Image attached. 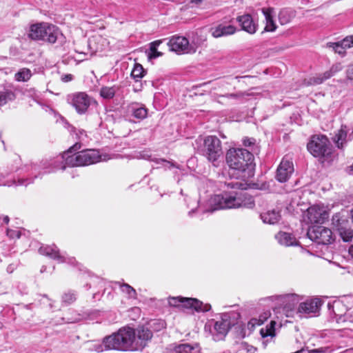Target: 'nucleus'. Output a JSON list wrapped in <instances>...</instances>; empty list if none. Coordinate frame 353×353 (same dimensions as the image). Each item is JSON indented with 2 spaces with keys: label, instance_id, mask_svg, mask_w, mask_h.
Returning <instances> with one entry per match:
<instances>
[{
  "label": "nucleus",
  "instance_id": "nucleus-1",
  "mask_svg": "<svg viewBox=\"0 0 353 353\" xmlns=\"http://www.w3.org/2000/svg\"><path fill=\"white\" fill-rule=\"evenodd\" d=\"M240 317L241 315L238 312H224L220 314V319L209 320L205 325V329L209 327L213 339L219 341L223 340L231 327L236 325V328L241 330L240 337L244 338L245 329L243 325L239 324L237 321Z\"/></svg>",
  "mask_w": 353,
  "mask_h": 353
},
{
  "label": "nucleus",
  "instance_id": "nucleus-2",
  "mask_svg": "<svg viewBox=\"0 0 353 353\" xmlns=\"http://www.w3.org/2000/svg\"><path fill=\"white\" fill-rule=\"evenodd\" d=\"M81 148L80 143H75L62 154L65 165L61 167L65 170V166L79 167L86 166L96 163L100 161L101 156L97 150H85L77 152Z\"/></svg>",
  "mask_w": 353,
  "mask_h": 353
},
{
  "label": "nucleus",
  "instance_id": "nucleus-3",
  "mask_svg": "<svg viewBox=\"0 0 353 353\" xmlns=\"http://www.w3.org/2000/svg\"><path fill=\"white\" fill-rule=\"evenodd\" d=\"M226 163L231 169L250 176L254 168V155L243 148H230L226 154Z\"/></svg>",
  "mask_w": 353,
  "mask_h": 353
},
{
  "label": "nucleus",
  "instance_id": "nucleus-4",
  "mask_svg": "<svg viewBox=\"0 0 353 353\" xmlns=\"http://www.w3.org/2000/svg\"><path fill=\"white\" fill-rule=\"evenodd\" d=\"M28 37L32 40H41L50 43L59 42L62 44L65 41V37L58 27L44 22L31 25Z\"/></svg>",
  "mask_w": 353,
  "mask_h": 353
},
{
  "label": "nucleus",
  "instance_id": "nucleus-5",
  "mask_svg": "<svg viewBox=\"0 0 353 353\" xmlns=\"http://www.w3.org/2000/svg\"><path fill=\"white\" fill-rule=\"evenodd\" d=\"M132 327H122L116 332L105 336L103 344L105 350L134 352L132 342Z\"/></svg>",
  "mask_w": 353,
  "mask_h": 353
},
{
  "label": "nucleus",
  "instance_id": "nucleus-6",
  "mask_svg": "<svg viewBox=\"0 0 353 353\" xmlns=\"http://www.w3.org/2000/svg\"><path fill=\"white\" fill-rule=\"evenodd\" d=\"M212 203L214 207L208 210V212H213L216 210L240 207L252 208L255 205L254 201L250 195L245 194L243 196H236V195L230 194L226 192L214 195L212 199Z\"/></svg>",
  "mask_w": 353,
  "mask_h": 353
},
{
  "label": "nucleus",
  "instance_id": "nucleus-7",
  "mask_svg": "<svg viewBox=\"0 0 353 353\" xmlns=\"http://www.w3.org/2000/svg\"><path fill=\"white\" fill-rule=\"evenodd\" d=\"M198 153L210 162H216L223 155L221 140L216 136L206 137L203 144L198 148Z\"/></svg>",
  "mask_w": 353,
  "mask_h": 353
},
{
  "label": "nucleus",
  "instance_id": "nucleus-8",
  "mask_svg": "<svg viewBox=\"0 0 353 353\" xmlns=\"http://www.w3.org/2000/svg\"><path fill=\"white\" fill-rule=\"evenodd\" d=\"M307 150L316 158H328L332 155V145L328 138L323 134L312 136L307 145Z\"/></svg>",
  "mask_w": 353,
  "mask_h": 353
},
{
  "label": "nucleus",
  "instance_id": "nucleus-9",
  "mask_svg": "<svg viewBox=\"0 0 353 353\" xmlns=\"http://www.w3.org/2000/svg\"><path fill=\"white\" fill-rule=\"evenodd\" d=\"M132 335L134 352L143 351L153 337L152 332L145 325H139L136 328H132Z\"/></svg>",
  "mask_w": 353,
  "mask_h": 353
},
{
  "label": "nucleus",
  "instance_id": "nucleus-10",
  "mask_svg": "<svg viewBox=\"0 0 353 353\" xmlns=\"http://www.w3.org/2000/svg\"><path fill=\"white\" fill-rule=\"evenodd\" d=\"M307 235L310 239L319 244L328 245L334 240L332 230L322 225L310 227Z\"/></svg>",
  "mask_w": 353,
  "mask_h": 353
},
{
  "label": "nucleus",
  "instance_id": "nucleus-11",
  "mask_svg": "<svg viewBox=\"0 0 353 353\" xmlns=\"http://www.w3.org/2000/svg\"><path fill=\"white\" fill-rule=\"evenodd\" d=\"M68 103L70 104L79 114H85L94 101L85 92H80L68 96Z\"/></svg>",
  "mask_w": 353,
  "mask_h": 353
},
{
  "label": "nucleus",
  "instance_id": "nucleus-12",
  "mask_svg": "<svg viewBox=\"0 0 353 353\" xmlns=\"http://www.w3.org/2000/svg\"><path fill=\"white\" fill-rule=\"evenodd\" d=\"M171 51L177 54L194 53L196 48L190 44L189 41L184 37L174 35L168 43Z\"/></svg>",
  "mask_w": 353,
  "mask_h": 353
},
{
  "label": "nucleus",
  "instance_id": "nucleus-13",
  "mask_svg": "<svg viewBox=\"0 0 353 353\" xmlns=\"http://www.w3.org/2000/svg\"><path fill=\"white\" fill-rule=\"evenodd\" d=\"M59 169L56 161L43 160L39 164L34 163L30 165L32 174H34V178L41 176L42 174L53 172Z\"/></svg>",
  "mask_w": 353,
  "mask_h": 353
},
{
  "label": "nucleus",
  "instance_id": "nucleus-14",
  "mask_svg": "<svg viewBox=\"0 0 353 353\" xmlns=\"http://www.w3.org/2000/svg\"><path fill=\"white\" fill-rule=\"evenodd\" d=\"M307 212V219L311 223H323L329 217L326 210L316 205L310 207Z\"/></svg>",
  "mask_w": 353,
  "mask_h": 353
},
{
  "label": "nucleus",
  "instance_id": "nucleus-15",
  "mask_svg": "<svg viewBox=\"0 0 353 353\" xmlns=\"http://www.w3.org/2000/svg\"><path fill=\"white\" fill-rule=\"evenodd\" d=\"M293 171V163L290 161L282 160L276 170L275 178L281 183L286 182Z\"/></svg>",
  "mask_w": 353,
  "mask_h": 353
},
{
  "label": "nucleus",
  "instance_id": "nucleus-16",
  "mask_svg": "<svg viewBox=\"0 0 353 353\" xmlns=\"http://www.w3.org/2000/svg\"><path fill=\"white\" fill-rule=\"evenodd\" d=\"M199 344L194 343H171L168 345L166 350L168 353H193L194 351L198 350Z\"/></svg>",
  "mask_w": 353,
  "mask_h": 353
},
{
  "label": "nucleus",
  "instance_id": "nucleus-17",
  "mask_svg": "<svg viewBox=\"0 0 353 353\" xmlns=\"http://www.w3.org/2000/svg\"><path fill=\"white\" fill-rule=\"evenodd\" d=\"M241 29L249 34H254L256 32L258 25L254 21L250 14L239 16L236 18Z\"/></svg>",
  "mask_w": 353,
  "mask_h": 353
},
{
  "label": "nucleus",
  "instance_id": "nucleus-18",
  "mask_svg": "<svg viewBox=\"0 0 353 353\" xmlns=\"http://www.w3.org/2000/svg\"><path fill=\"white\" fill-rule=\"evenodd\" d=\"M39 252L52 259L57 260L61 263L65 261V257L59 253V250L55 244L52 245H41L39 249Z\"/></svg>",
  "mask_w": 353,
  "mask_h": 353
},
{
  "label": "nucleus",
  "instance_id": "nucleus-19",
  "mask_svg": "<svg viewBox=\"0 0 353 353\" xmlns=\"http://www.w3.org/2000/svg\"><path fill=\"white\" fill-rule=\"evenodd\" d=\"M321 305V301L319 299H312L301 303L299 305L298 311L304 314H316Z\"/></svg>",
  "mask_w": 353,
  "mask_h": 353
},
{
  "label": "nucleus",
  "instance_id": "nucleus-20",
  "mask_svg": "<svg viewBox=\"0 0 353 353\" xmlns=\"http://www.w3.org/2000/svg\"><path fill=\"white\" fill-rule=\"evenodd\" d=\"M184 307L194 309L198 312H205L210 310L211 305L208 303L204 304L196 299L188 298L184 299Z\"/></svg>",
  "mask_w": 353,
  "mask_h": 353
},
{
  "label": "nucleus",
  "instance_id": "nucleus-21",
  "mask_svg": "<svg viewBox=\"0 0 353 353\" xmlns=\"http://www.w3.org/2000/svg\"><path fill=\"white\" fill-rule=\"evenodd\" d=\"M278 298L281 302V305L285 311L293 310L299 302V296L294 294L279 296Z\"/></svg>",
  "mask_w": 353,
  "mask_h": 353
},
{
  "label": "nucleus",
  "instance_id": "nucleus-22",
  "mask_svg": "<svg viewBox=\"0 0 353 353\" xmlns=\"http://www.w3.org/2000/svg\"><path fill=\"white\" fill-rule=\"evenodd\" d=\"M236 30V28L234 26L219 24L212 28V35L214 38L226 37L234 34Z\"/></svg>",
  "mask_w": 353,
  "mask_h": 353
},
{
  "label": "nucleus",
  "instance_id": "nucleus-23",
  "mask_svg": "<svg viewBox=\"0 0 353 353\" xmlns=\"http://www.w3.org/2000/svg\"><path fill=\"white\" fill-rule=\"evenodd\" d=\"M128 113L139 120H143L147 117L148 109L139 103H131L128 106Z\"/></svg>",
  "mask_w": 353,
  "mask_h": 353
},
{
  "label": "nucleus",
  "instance_id": "nucleus-24",
  "mask_svg": "<svg viewBox=\"0 0 353 353\" xmlns=\"http://www.w3.org/2000/svg\"><path fill=\"white\" fill-rule=\"evenodd\" d=\"M334 143L339 149H343L348 140L347 126L342 125L332 138Z\"/></svg>",
  "mask_w": 353,
  "mask_h": 353
},
{
  "label": "nucleus",
  "instance_id": "nucleus-25",
  "mask_svg": "<svg viewBox=\"0 0 353 353\" xmlns=\"http://www.w3.org/2000/svg\"><path fill=\"white\" fill-rule=\"evenodd\" d=\"M262 12L265 16L266 25L264 28V31L266 32H274L276 29V25L273 19L274 10L272 8H262Z\"/></svg>",
  "mask_w": 353,
  "mask_h": 353
},
{
  "label": "nucleus",
  "instance_id": "nucleus-26",
  "mask_svg": "<svg viewBox=\"0 0 353 353\" xmlns=\"http://www.w3.org/2000/svg\"><path fill=\"white\" fill-rule=\"evenodd\" d=\"M275 238L278 242L285 246H294L298 245V241L294 236L285 232H279L276 234Z\"/></svg>",
  "mask_w": 353,
  "mask_h": 353
},
{
  "label": "nucleus",
  "instance_id": "nucleus-27",
  "mask_svg": "<svg viewBox=\"0 0 353 353\" xmlns=\"http://www.w3.org/2000/svg\"><path fill=\"white\" fill-rule=\"evenodd\" d=\"M15 90L12 86L3 88L0 90V106H3L6 103L13 101L16 99Z\"/></svg>",
  "mask_w": 353,
  "mask_h": 353
},
{
  "label": "nucleus",
  "instance_id": "nucleus-28",
  "mask_svg": "<svg viewBox=\"0 0 353 353\" xmlns=\"http://www.w3.org/2000/svg\"><path fill=\"white\" fill-rule=\"evenodd\" d=\"M260 216L263 223L272 225L278 223L281 217L279 211L275 210L261 213Z\"/></svg>",
  "mask_w": 353,
  "mask_h": 353
},
{
  "label": "nucleus",
  "instance_id": "nucleus-29",
  "mask_svg": "<svg viewBox=\"0 0 353 353\" xmlns=\"http://www.w3.org/2000/svg\"><path fill=\"white\" fill-rule=\"evenodd\" d=\"M119 90V87L117 85H113L111 87L103 86L100 89V96L105 99H112L115 94Z\"/></svg>",
  "mask_w": 353,
  "mask_h": 353
},
{
  "label": "nucleus",
  "instance_id": "nucleus-30",
  "mask_svg": "<svg viewBox=\"0 0 353 353\" xmlns=\"http://www.w3.org/2000/svg\"><path fill=\"white\" fill-rule=\"evenodd\" d=\"M251 94L246 92H237L236 93H226L219 95V99H232L235 101H243L245 97L250 96Z\"/></svg>",
  "mask_w": 353,
  "mask_h": 353
},
{
  "label": "nucleus",
  "instance_id": "nucleus-31",
  "mask_svg": "<svg viewBox=\"0 0 353 353\" xmlns=\"http://www.w3.org/2000/svg\"><path fill=\"white\" fill-rule=\"evenodd\" d=\"M332 225L337 231L339 230L340 228L347 226L348 221L346 218L342 216L340 213H336L332 216Z\"/></svg>",
  "mask_w": 353,
  "mask_h": 353
},
{
  "label": "nucleus",
  "instance_id": "nucleus-32",
  "mask_svg": "<svg viewBox=\"0 0 353 353\" xmlns=\"http://www.w3.org/2000/svg\"><path fill=\"white\" fill-rule=\"evenodd\" d=\"M145 70L143 66L139 63H135L131 72V77L134 79L135 83H137L140 79L144 77Z\"/></svg>",
  "mask_w": 353,
  "mask_h": 353
},
{
  "label": "nucleus",
  "instance_id": "nucleus-33",
  "mask_svg": "<svg viewBox=\"0 0 353 353\" xmlns=\"http://www.w3.org/2000/svg\"><path fill=\"white\" fill-rule=\"evenodd\" d=\"M77 292L69 290L65 292L61 296V301L65 305H69L74 303L77 299Z\"/></svg>",
  "mask_w": 353,
  "mask_h": 353
},
{
  "label": "nucleus",
  "instance_id": "nucleus-34",
  "mask_svg": "<svg viewBox=\"0 0 353 353\" xmlns=\"http://www.w3.org/2000/svg\"><path fill=\"white\" fill-rule=\"evenodd\" d=\"M32 77L31 70L28 68H22L19 70L14 75L15 80L17 81H27Z\"/></svg>",
  "mask_w": 353,
  "mask_h": 353
},
{
  "label": "nucleus",
  "instance_id": "nucleus-35",
  "mask_svg": "<svg viewBox=\"0 0 353 353\" xmlns=\"http://www.w3.org/2000/svg\"><path fill=\"white\" fill-rule=\"evenodd\" d=\"M338 232L344 242H350L353 238V230L347 226L340 228Z\"/></svg>",
  "mask_w": 353,
  "mask_h": 353
},
{
  "label": "nucleus",
  "instance_id": "nucleus-36",
  "mask_svg": "<svg viewBox=\"0 0 353 353\" xmlns=\"http://www.w3.org/2000/svg\"><path fill=\"white\" fill-rule=\"evenodd\" d=\"M327 47L332 48L336 53L344 57L346 54V48L338 42H329L327 43Z\"/></svg>",
  "mask_w": 353,
  "mask_h": 353
},
{
  "label": "nucleus",
  "instance_id": "nucleus-37",
  "mask_svg": "<svg viewBox=\"0 0 353 353\" xmlns=\"http://www.w3.org/2000/svg\"><path fill=\"white\" fill-rule=\"evenodd\" d=\"M117 284L119 285L121 291L125 294H127L129 298L135 299L137 297V292L136 290L130 286L128 283H121L120 282H117Z\"/></svg>",
  "mask_w": 353,
  "mask_h": 353
},
{
  "label": "nucleus",
  "instance_id": "nucleus-38",
  "mask_svg": "<svg viewBox=\"0 0 353 353\" xmlns=\"http://www.w3.org/2000/svg\"><path fill=\"white\" fill-rule=\"evenodd\" d=\"M276 325V322L272 321L269 325H267L265 329H261L260 334L263 338L267 336H274L275 335V328L274 326Z\"/></svg>",
  "mask_w": 353,
  "mask_h": 353
},
{
  "label": "nucleus",
  "instance_id": "nucleus-39",
  "mask_svg": "<svg viewBox=\"0 0 353 353\" xmlns=\"http://www.w3.org/2000/svg\"><path fill=\"white\" fill-rule=\"evenodd\" d=\"M292 16L288 10H282L279 14V20L281 24L284 25L291 21Z\"/></svg>",
  "mask_w": 353,
  "mask_h": 353
},
{
  "label": "nucleus",
  "instance_id": "nucleus-40",
  "mask_svg": "<svg viewBox=\"0 0 353 353\" xmlns=\"http://www.w3.org/2000/svg\"><path fill=\"white\" fill-rule=\"evenodd\" d=\"M256 349L252 345L245 342L241 343L238 349V353H254Z\"/></svg>",
  "mask_w": 353,
  "mask_h": 353
},
{
  "label": "nucleus",
  "instance_id": "nucleus-41",
  "mask_svg": "<svg viewBox=\"0 0 353 353\" xmlns=\"http://www.w3.org/2000/svg\"><path fill=\"white\" fill-rule=\"evenodd\" d=\"M329 352L328 347H319L316 349L313 350H309V348L307 347H303L301 350L296 351V353H327Z\"/></svg>",
  "mask_w": 353,
  "mask_h": 353
},
{
  "label": "nucleus",
  "instance_id": "nucleus-42",
  "mask_svg": "<svg viewBox=\"0 0 353 353\" xmlns=\"http://www.w3.org/2000/svg\"><path fill=\"white\" fill-rule=\"evenodd\" d=\"M184 299L179 297H170L168 300L169 305L172 307H179L181 304L184 307Z\"/></svg>",
  "mask_w": 353,
  "mask_h": 353
},
{
  "label": "nucleus",
  "instance_id": "nucleus-43",
  "mask_svg": "<svg viewBox=\"0 0 353 353\" xmlns=\"http://www.w3.org/2000/svg\"><path fill=\"white\" fill-rule=\"evenodd\" d=\"M339 42L346 49L350 48L353 46V36H347L341 41H339Z\"/></svg>",
  "mask_w": 353,
  "mask_h": 353
},
{
  "label": "nucleus",
  "instance_id": "nucleus-44",
  "mask_svg": "<svg viewBox=\"0 0 353 353\" xmlns=\"http://www.w3.org/2000/svg\"><path fill=\"white\" fill-rule=\"evenodd\" d=\"M163 55V53L161 52H159L157 50V48H155L154 47L150 48V52L148 53V59H154L159 57H161Z\"/></svg>",
  "mask_w": 353,
  "mask_h": 353
},
{
  "label": "nucleus",
  "instance_id": "nucleus-45",
  "mask_svg": "<svg viewBox=\"0 0 353 353\" xmlns=\"http://www.w3.org/2000/svg\"><path fill=\"white\" fill-rule=\"evenodd\" d=\"M156 163L157 165H162L163 167H165V168H171L172 167H176L175 164L172 162H170L168 161H166L163 159H156ZM176 168H178V166H176Z\"/></svg>",
  "mask_w": 353,
  "mask_h": 353
},
{
  "label": "nucleus",
  "instance_id": "nucleus-46",
  "mask_svg": "<svg viewBox=\"0 0 353 353\" xmlns=\"http://www.w3.org/2000/svg\"><path fill=\"white\" fill-rule=\"evenodd\" d=\"M33 182V179L30 178H22L19 179L17 183L14 180L12 182V184H16L17 185H27Z\"/></svg>",
  "mask_w": 353,
  "mask_h": 353
},
{
  "label": "nucleus",
  "instance_id": "nucleus-47",
  "mask_svg": "<svg viewBox=\"0 0 353 353\" xmlns=\"http://www.w3.org/2000/svg\"><path fill=\"white\" fill-rule=\"evenodd\" d=\"M6 234L10 239H14V238L19 239L21 236V232L17 230L7 229Z\"/></svg>",
  "mask_w": 353,
  "mask_h": 353
},
{
  "label": "nucleus",
  "instance_id": "nucleus-48",
  "mask_svg": "<svg viewBox=\"0 0 353 353\" xmlns=\"http://www.w3.org/2000/svg\"><path fill=\"white\" fill-rule=\"evenodd\" d=\"M323 81H324V80L320 74L317 77H312V78L310 79L309 84L310 85H319V84L322 83Z\"/></svg>",
  "mask_w": 353,
  "mask_h": 353
},
{
  "label": "nucleus",
  "instance_id": "nucleus-49",
  "mask_svg": "<svg viewBox=\"0 0 353 353\" xmlns=\"http://www.w3.org/2000/svg\"><path fill=\"white\" fill-rule=\"evenodd\" d=\"M255 139L253 138H246L243 139V145L245 147H250L255 144Z\"/></svg>",
  "mask_w": 353,
  "mask_h": 353
},
{
  "label": "nucleus",
  "instance_id": "nucleus-50",
  "mask_svg": "<svg viewBox=\"0 0 353 353\" xmlns=\"http://www.w3.org/2000/svg\"><path fill=\"white\" fill-rule=\"evenodd\" d=\"M154 325H157L156 331H159L162 329L165 328L166 323L163 321H158L157 322L154 323Z\"/></svg>",
  "mask_w": 353,
  "mask_h": 353
},
{
  "label": "nucleus",
  "instance_id": "nucleus-51",
  "mask_svg": "<svg viewBox=\"0 0 353 353\" xmlns=\"http://www.w3.org/2000/svg\"><path fill=\"white\" fill-rule=\"evenodd\" d=\"M330 70L334 75L335 73L342 70V66L340 63L334 64Z\"/></svg>",
  "mask_w": 353,
  "mask_h": 353
},
{
  "label": "nucleus",
  "instance_id": "nucleus-52",
  "mask_svg": "<svg viewBox=\"0 0 353 353\" xmlns=\"http://www.w3.org/2000/svg\"><path fill=\"white\" fill-rule=\"evenodd\" d=\"M346 74L348 79L353 80V65L348 66Z\"/></svg>",
  "mask_w": 353,
  "mask_h": 353
},
{
  "label": "nucleus",
  "instance_id": "nucleus-53",
  "mask_svg": "<svg viewBox=\"0 0 353 353\" xmlns=\"http://www.w3.org/2000/svg\"><path fill=\"white\" fill-rule=\"evenodd\" d=\"M18 264L17 263H12L8 265L6 268V271L8 273L11 274L12 273L14 270L17 268Z\"/></svg>",
  "mask_w": 353,
  "mask_h": 353
},
{
  "label": "nucleus",
  "instance_id": "nucleus-54",
  "mask_svg": "<svg viewBox=\"0 0 353 353\" xmlns=\"http://www.w3.org/2000/svg\"><path fill=\"white\" fill-rule=\"evenodd\" d=\"M322 78L324 81L331 78L333 76V74L332 73L331 70H329L327 71H325L324 73L321 74Z\"/></svg>",
  "mask_w": 353,
  "mask_h": 353
},
{
  "label": "nucleus",
  "instance_id": "nucleus-55",
  "mask_svg": "<svg viewBox=\"0 0 353 353\" xmlns=\"http://www.w3.org/2000/svg\"><path fill=\"white\" fill-rule=\"evenodd\" d=\"M73 79V75L70 74H64L61 77V80L63 82H69Z\"/></svg>",
  "mask_w": 353,
  "mask_h": 353
},
{
  "label": "nucleus",
  "instance_id": "nucleus-56",
  "mask_svg": "<svg viewBox=\"0 0 353 353\" xmlns=\"http://www.w3.org/2000/svg\"><path fill=\"white\" fill-rule=\"evenodd\" d=\"M133 90L134 92H139L142 90V83L140 82V81L136 83V85H133Z\"/></svg>",
  "mask_w": 353,
  "mask_h": 353
},
{
  "label": "nucleus",
  "instance_id": "nucleus-57",
  "mask_svg": "<svg viewBox=\"0 0 353 353\" xmlns=\"http://www.w3.org/2000/svg\"><path fill=\"white\" fill-rule=\"evenodd\" d=\"M162 43L161 40H157L150 43V48L154 47L157 48L158 46Z\"/></svg>",
  "mask_w": 353,
  "mask_h": 353
},
{
  "label": "nucleus",
  "instance_id": "nucleus-58",
  "mask_svg": "<svg viewBox=\"0 0 353 353\" xmlns=\"http://www.w3.org/2000/svg\"><path fill=\"white\" fill-rule=\"evenodd\" d=\"M349 254L353 258V245H350L348 249Z\"/></svg>",
  "mask_w": 353,
  "mask_h": 353
},
{
  "label": "nucleus",
  "instance_id": "nucleus-59",
  "mask_svg": "<svg viewBox=\"0 0 353 353\" xmlns=\"http://www.w3.org/2000/svg\"><path fill=\"white\" fill-rule=\"evenodd\" d=\"M3 221V223H5L6 224H8L9 221H10L8 216H4Z\"/></svg>",
  "mask_w": 353,
  "mask_h": 353
},
{
  "label": "nucleus",
  "instance_id": "nucleus-60",
  "mask_svg": "<svg viewBox=\"0 0 353 353\" xmlns=\"http://www.w3.org/2000/svg\"><path fill=\"white\" fill-rule=\"evenodd\" d=\"M203 0H190V3H195L196 5L201 3Z\"/></svg>",
  "mask_w": 353,
  "mask_h": 353
},
{
  "label": "nucleus",
  "instance_id": "nucleus-61",
  "mask_svg": "<svg viewBox=\"0 0 353 353\" xmlns=\"http://www.w3.org/2000/svg\"><path fill=\"white\" fill-rule=\"evenodd\" d=\"M348 173H349L350 174H353V163L352 164V165H350V166L349 167Z\"/></svg>",
  "mask_w": 353,
  "mask_h": 353
},
{
  "label": "nucleus",
  "instance_id": "nucleus-62",
  "mask_svg": "<svg viewBox=\"0 0 353 353\" xmlns=\"http://www.w3.org/2000/svg\"><path fill=\"white\" fill-rule=\"evenodd\" d=\"M341 353H353V349H347L345 351L342 352Z\"/></svg>",
  "mask_w": 353,
  "mask_h": 353
},
{
  "label": "nucleus",
  "instance_id": "nucleus-63",
  "mask_svg": "<svg viewBox=\"0 0 353 353\" xmlns=\"http://www.w3.org/2000/svg\"><path fill=\"white\" fill-rule=\"evenodd\" d=\"M341 306V303H339V302H337V303H335L334 305H333V307H336V308H339Z\"/></svg>",
  "mask_w": 353,
  "mask_h": 353
},
{
  "label": "nucleus",
  "instance_id": "nucleus-64",
  "mask_svg": "<svg viewBox=\"0 0 353 353\" xmlns=\"http://www.w3.org/2000/svg\"><path fill=\"white\" fill-rule=\"evenodd\" d=\"M347 137H348L349 141H351L353 139V131L349 135H347Z\"/></svg>",
  "mask_w": 353,
  "mask_h": 353
}]
</instances>
